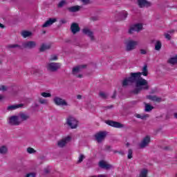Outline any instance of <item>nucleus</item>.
Here are the masks:
<instances>
[{
    "instance_id": "ea45409f",
    "label": "nucleus",
    "mask_w": 177,
    "mask_h": 177,
    "mask_svg": "<svg viewBox=\"0 0 177 177\" xmlns=\"http://www.w3.org/2000/svg\"><path fill=\"white\" fill-rule=\"evenodd\" d=\"M49 60H50V62H54L55 60H57V55H51Z\"/></svg>"
},
{
    "instance_id": "864d4df0",
    "label": "nucleus",
    "mask_w": 177,
    "mask_h": 177,
    "mask_svg": "<svg viewBox=\"0 0 177 177\" xmlns=\"http://www.w3.org/2000/svg\"><path fill=\"white\" fill-rule=\"evenodd\" d=\"M5 26L0 23V28H4Z\"/></svg>"
},
{
    "instance_id": "473e14b6",
    "label": "nucleus",
    "mask_w": 177,
    "mask_h": 177,
    "mask_svg": "<svg viewBox=\"0 0 177 177\" xmlns=\"http://www.w3.org/2000/svg\"><path fill=\"white\" fill-rule=\"evenodd\" d=\"M41 95L43 96V97H50L52 94H50V93L43 92L41 93Z\"/></svg>"
},
{
    "instance_id": "13d9d810",
    "label": "nucleus",
    "mask_w": 177,
    "mask_h": 177,
    "mask_svg": "<svg viewBox=\"0 0 177 177\" xmlns=\"http://www.w3.org/2000/svg\"><path fill=\"white\" fill-rule=\"evenodd\" d=\"M174 118H176V120H177V113H175L174 114Z\"/></svg>"
},
{
    "instance_id": "8fccbe9b",
    "label": "nucleus",
    "mask_w": 177,
    "mask_h": 177,
    "mask_svg": "<svg viewBox=\"0 0 177 177\" xmlns=\"http://www.w3.org/2000/svg\"><path fill=\"white\" fill-rule=\"evenodd\" d=\"M77 99H79V100H81V99H82V95H77Z\"/></svg>"
},
{
    "instance_id": "bb28decb",
    "label": "nucleus",
    "mask_w": 177,
    "mask_h": 177,
    "mask_svg": "<svg viewBox=\"0 0 177 177\" xmlns=\"http://www.w3.org/2000/svg\"><path fill=\"white\" fill-rule=\"evenodd\" d=\"M168 63H169V64H176L177 55H176L174 57H171V58L169 59Z\"/></svg>"
},
{
    "instance_id": "39448f33",
    "label": "nucleus",
    "mask_w": 177,
    "mask_h": 177,
    "mask_svg": "<svg viewBox=\"0 0 177 177\" xmlns=\"http://www.w3.org/2000/svg\"><path fill=\"white\" fill-rule=\"evenodd\" d=\"M8 123L10 125H14L15 127H17L21 124V122L19 120V116L17 115H12L9 118Z\"/></svg>"
},
{
    "instance_id": "412c9836",
    "label": "nucleus",
    "mask_w": 177,
    "mask_h": 177,
    "mask_svg": "<svg viewBox=\"0 0 177 177\" xmlns=\"http://www.w3.org/2000/svg\"><path fill=\"white\" fill-rule=\"evenodd\" d=\"M133 74H140L141 75H144V77H147V75L149 74V71H147V65H145L142 68V72H138V73H133Z\"/></svg>"
},
{
    "instance_id": "cd10ccee",
    "label": "nucleus",
    "mask_w": 177,
    "mask_h": 177,
    "mask_svg": "<svg viewBox=\"0 0 177 177\" xmlns=\"http://www.w3.org/2000/svg\"><path fill=\"white\" fill-rule=\"evenodd\" d=\"M8 153V148L6 146H2L0 147V153L6 154Z\"/></svg>"
},
{
    "instance_id": "37998d69",
    "label": "nucleus",
    "mask_w": 177,
    "mask_h": 177,
    "mask_svg": "<svg viewBox=\"0 0 177 177\" xmlns=\"http://www.w3.org/2000/svg\"><path fill=\"white\" fill-rule=\"evenodd\" d=\"M165 37L169 41L171 40V35L169 34H168V33L165 34Z\"/></svg>"
},
{
    "instance_id": "680f3d73",
    "label": "nucleus",
    "mask_w": 177,
    "mask_h": 177,
    "mask_svg": "<svg viewBox=\"0 0 177 177\" xmlns=\"http://www.w3.org/2000/svg\"><path fill=\"white\" fill-rule=\"evenodd\" d=\"M111 108H113V106L111 105V106H106V109H111Z\"/></svg>"
},
{
    "instance_id": "4468645a",
    "label": "nucleus",
    "mask_w": 177,
    "mask_h": 177,
    "mask_svg": "<svg viewBox=\"0 0 177 177\" xmlns=\"http://www.w3.org/2000/svg\"><path fill=\"white\" fill-rule=\"evenodd\" d=\"M81 28H80V25H78V24L77 23H73L71 25V32H73V34H77V32H80Z\"/></svg>"
},
{
    "instance_id": "6e6d98bb",
    "label": "nucleus",
    "mask_w": 177,
    "mask_h": 177,
    "mask_svg": "<svg viewBox=\"0 0 177 177\" xmlns=\"http://www.w3.org/2000/svg\"><path fill=\"white\" fill-rule=\"evenodd\" d=\"M118 153L119 154H121V156H124V152H122V151H118Z\"/></svg>"
},
{
    "instance_id": "79ce46f5",
    "label": "nucleus",
    "mask_w": 177,
    "mask_h": 177,
    "mask_svg": "<svg viewBox=\"0 0 177 177\" xmlns=\"http://www.w3.org/2000/svg\"><path fill=\"white\" fill-rule=\"evenodd\" d=\"M140 52L141 55H146L147 53V51L145 49L140 50Z\"/></svg>"
},
{
    "instance_id": "6e6552de",
    "label": "nucleus",
    "mask_w": 177,
    "mask_h": 177,
    "mask_svg": "<svg viewBox=\"0 0 177 177\" xmlns=\"http://www.w3.org/2000/svg\"><path fill=\"white\" fill-rule=\"evenodd\" d=\"M106 132L104 131H100L99 133H97L95 135V140H97V143H102L103 140H104V138H106Z\"/></svg>"
},
{
    "instance_id": "393cba45",
    "label": "nucleus",
    "mask_w": 177,
    "mask_h": 177,
    "mask_svg": "<svg viewBox=\"0 0 177 177\" xmlns=\"http://www.w3.org/2000/svg\"><path fill=\"white\" fill-rule=\"evenodd\" d=\"M21 35L24 38H27L28 37H31V35H32V32L27 30H23L21 32Z\"/></svg>"
},
{
    "instance_id": "bf43d9fd",
    "label": "nucleus",
    "mask_w": 177,
    "mask_h": 177,
    "mask_svg": "<svg viewBox=\"0 0 177 177\" xmlns=\"http://www.w3.org/2000/svg\"><path fill=\"white\" fill-rule=\"evenodd\" d=\"M169 32L170 34H172V32H175V30H171L169 31Z\"/></svg>"
},
{
    "instance_id": "b1692460",
    "label": "nucleus",
    "mask_w": 177,
    "mask_h": 177,
    "mask_svg": "<svg viewBox=\"0 0 177 177\" xmlns=\"http://www.w3.org/2000/svg\"><path fill=\"white\" fill-rule=\"evenodd\" d=\"M48 49H50V45L43 44L39 48V52H45V50H48Z\"/></svg>"
},
{
    "instance_id": "c03bdc74",
    "label": "nucleus",
    "mask_w": 177,
    "mask_h": 177,
    "mask_svg": "<svg viewBox=\"0 0 177 177\" xmlns=\"http://www.w3.org/2000/svg\"><path fill=\"white\" fill-rule=\"evenodd\" d=\"M82 1L83 2V3H84V5H88L91 3L89 0H82Z\"/></svg>"
},
{
    "instance_id": "a211bd4d",
    "label": "nucleus",
    "mask_w": 177,
    "mask_h": 177,
    "mask_svg": "<svg viewBox=\"0 0 177 177\" xmlns=\"http://www.w3.org/2000/svg\"><path fill=\"white\" fill-rule=\"evenodd\" d=\"M20 107H23L22 104L10 105L7 107V110L8 111H12V110H17V109H20Z\"/></svg>"
},
{
    "instance_id": "603ef678",
    "label": "nucleus",
    "mask_w": 177,
    "mask_h": 177,
    "mask_svg": "<svg viewBox=\"0 0 177 177\" xmlns=\"http://www.w3.org/2000/svg\"><path fill=\"white\" fill-rule=\"evenodd\" d=\"M97 177H107L106 175L104 174H99Z\"/></svg>"
},
{
    "instance_id": "0eeeda50",
    "label": "nucleus",
    "mask_w": 177,
    "mask_h": 177,
    "mask_svg": "<svg viewBox=\"0 0 177 177\" xmlns=\"http://www.w3.org/2000/svg\"><path fill=\"white\" fill-rule=\"evenodd\" d=\"M53 102L56 106H68L67 102L65 100L60 98L59 97H55L53 99Z\"/></svg>"
},
{
    "instance_id": "f8f14e48",
    "label": "nucleus",
    "mask_w": 177,
    "mask_h": 177,
    "mask_svg": "<svg viewBox=\"0 0 177 177\" xmlns=\"http://www.w3.org/2000/svg\"><path fill=\"white\" fill-rule=\"evenodd\" d=\"M150 140H151L150 136H145L143 138L141 143L139 145L140 149H145V147H146L149 145V143H150Z\"/></svg>"
},
{
    "instance_id": "4be33fe9",
    "label": "nucleus",
    "mask_w": 177,
    "mask_h": 177,
    "mask_svg": "<svg viewBox=\"0 0 177 177\" xmlns=\"http://www.w3.org/2000/svg\"><path fill=\"white\" fill-rule=\"evenodd\" d=\"M147 97L152 102H156L157 103H160V102H161V97L156 95H148Z\"/></svg>"
},
{
    "instance_id": "e433bc0d",
    "label": "nucleus",
    "mask_w": 177,
    "mask_h": 177,
    "mask_svg": "<svg viewBox=\"0 0 177 177\" xmlns=\"http://www.w3.org/2000/svg\"><path fill=\"white\" fill-rule=\"evenodd\" d=\"M39 102L40 104H48V100L43 98L39 99Z\"/></svg>"
},
{
    "instance_id": "f3484780",
    "label": "nucleus",
    "mask_w": 177,
    "mask_h": 177,
    "mask_svg": "<svg viewBox=\"0 0 177 177\" xmlns=\"http://www.w3.org/2000/svg\"><path fill=\"white\" fill-rule=\"evenodd\" d=\"M85 67H86V65H80L73 68L72 69V74H73V75H77V73H80L81 68H85Z\"/></svg>"
},
{
    "instance_id": "4c0bfd02",
    "label": "nucleus",
    "mask_w": 177,
    "mask_h": 177,
    "mask_svg": "<svg viewBox=\"0 0 177 177\" xmlns=\"http://www.w3.org/2000/svg\"><path fill=\"white\" fill-rule=\"evenodd\" d=\"M133 153V151H132L131 149H129V151H128V155H127V157H128L129 160H131V158H132V157H133V156H132Z\"/></svg>"
},
{
    "instance_id": "9d476101",
    "label": "nucleus",
    "mask_w": 177,
    "mask_h": 177,
    "mask_svg": "<svg viewBox=\"0 0 177 177\" xmlns=\"http://www.w3.org/2000/svg\"><path fill=\"white\" fill-rule=\"evenodd\" d=\"M71 140V136H67L64 138L62 140H60L57 142V146L58 147H64L68 142Z\"/></svg>"
},
{
    "instance_id": "0e129e2a",
    "label": "nucleus",
    "mask_w": 177,
    "mask_h": 177,
    "mask_svg": "<svg viewBox=\"0 0 177 177\" xmlns=\"http://www.w3.org/2000/svg\"><path fill=\"white\" fill-rule=\"evenodd\" d=\"M126 145H127V146H129V142H127Z\"/></svg>"
},
{
    "instance_id": "de8ad7c7",
    "label": "nucleus",
    "mask_w": 177,
    "mask_h": 177,
    "mask_svg": "<svg viewBox=\"0 0 177 177\" xmlns=\"http://www.w3.org/2000/svg\"><path fill=\"white\" fill-rule=\"evenodd\" d=\"M60 23L62 24H66V23H67V20H66V19H61L60 20Z\"/></svg>"
},
{
    "instance_id": "7c9ffc66",
    "label": "nucleus",
    "mask_w": 177,
    "mask_h": 177,
    "mask_svg": "<svg viewBox=\"0 0 177 177\" xmlns=\"http://www.w3.org/2000/svg\"><path fill=\"white\" fill-rule=\"evenodd\" d=\"M27 152H28L29 154H34L35 153H37V151H35V149H34V148L28 147V148H27Z\"/></svg>"
},
{
    "instance_id": "e2e57ef3",
    "label": "nucleus",
    "mask_w": 177,
    "mask_h": 177,
    "mask_svg": "<svg viewBox=\"0 0 177 177\" xmlns=\"http://www.w3.org/2000/svg\"><path fill=\"white\" fill-rule=\"evenodd\" d=\"M113 151L114 154H116V153H118V151H115V150H113Z\"/></svg>"
},
{
    "instance_id": "9b49d317",
    "label": "nucleus",
    "mask_w": 177,
    "mask_h": 177,
    "mask_svg": "<svg viewBox=\"0 0 177 177\" xmlns=\"http://www.w3.org/2000/svg\"><path fill=\"white\" fill-rule=\"evenodd\" d=\"M106 124L110 127H113V128H124V124L113 120H106Z\"/></svg>"
},
{
    "instance_id": "69168bd1",
    "label": "nucleus",
    "mask_w": 177,
    "mask_h": 177,
    "mask_svg": "<svg viewBox=\"0 0 177 177\" xmlns=\"http://www.w3.org/2000/svg\"><path fill=\"white\" fill-rule=\"evenodd\" d=\"M45 32H46L44 31V34H45Z\"/></svg>"
},
{
    "instance_id": "7ed1b4c3",
    "label": "nucleus",
    "mask_w": 177,
    "mask_h": 177,
    "mask_svg": "<svg viewBox=\"0 0 177 177\" xmlns=\"http://www.w3.org/2000/svg\"><path fill=\"white\" fill-rule=\"evenodd\" d=\"M66 124L71 128V129H75L78 127V121L72 116H69L66 119Z\"/></svg>"
},
{
    "instance_id": "49530a36",
    "label": "nucleus",
    "mask_w": 177,
    "mask_h": 177,
    "mask_svg": "<svg viewBox=\"0 0 177 177\" xmlns=\"http://www.w3.org/2000/svg\"><path fill=\"white\" fill-rule=\"evenodd\" d=\"M122 15H123V17H124V19H126L127 17H128V12L124 11V12H122Z\"/></svg>"
},
{
    "instance_id": "2f4dec72",
    "label": "nucleus",
    "mask_w": 177,
    "mask_h": 177,
    "mask_svg": "<svg viewBox=\"0 0 177 177\" xmlns=\"http://www.w3.org/2000/svg\"><path fill=\"white\" fill-rule=\"evenodd\" d=\"M66 0H62L58 4L57 8H63L66 5Z\"/></svg>"
},
{
    "instance_id": "a18cd8bd",
    "label": "nucleus",
    "mask_w": 177,
    "mask_h": 177,
    "mask_svg": "<svg viewBox=\"0 0 177 177\" xmlns=\"http://www.w3.org/2000/svg\"><path fill=\"white\" fill-rule=\"evenodd\" d=\"M26 177H35V174L34 173H30L28 174Z\"/></svg>"
},
{
    "instance_id": "72a5a7b5",
    "label": "nucleus",
    "mask_w": 177,
    "mask_h": 177,
    "mask_svg": "<svg viewBox=\"0 0 177 177\" xmlns=\"http://www.w3.org/2000/svg\"><path fill=\"white\" fill-rule=\"evenodd\" d=\"M8 48L10 49H13L15 48H19V49H22L21 46H19L18 44H10L8 45Z\"/></svg>"
},
{
    "instance_id": "a878e982",
    "label": "nucleus",
    "mask_w": 177,
    "mask_h": 177,
    "mask_svg": "<svg viewBox=\"0 0 177 177\" xmlns=\"http://www.w3.org/2000/svg\"><path fill=\"white\" fill-rule=\"evenodd\" d=\"M162 46V44H161V41H157L155 44V50H160Z\"/></svg>"
},
{
    "instance_id": "052dcab7",
    "label": "nucleus",
    "mask_w": 177,
    "mask_h": 177,
    "mask_svg": "<svg viewBox=\"0 0 177 177\" xmlns=\"http://www.w3.org/2000/svg\"><path fill=\"white\" fill-rule=\"evenodd\" d=\"M2 89H3V91H6V87L4 86H2Z\"/></svg>"
},
{
    "instance_id": "c756f323",
    "label": "nucleus",
    "mask_w": 177,
    "mask_h": 177,
    "mask_svg": "<svg viewBox=\"0 0 177 177\" xmlns=\"http://www.w3.org/2000/svg\"><path fill=\"white\" fill-rule=\"evenodd\" d=\"M147 169H143L140 174V177H147Z\"/></svg>"
},
{
    "instance_id": "09e8293b",
    "label": "nucleus",
    "mask_w": 177,
    "mask_h": 177,
    "mask_svg": "<svg viewBox=\"0 0 177 177\" xmlns=\"http://www.w3.org/2000/svg\"><path fill=\"white\" fill-rule=\"evenodd\" d=\"M115 96H117V91L113 92V94L111 96L112 99H115Z\"/></svg>"
},
{
    "instance_id": "58836bf2",
    "label": "nucleus",
    "mask_w": 177,
    "mask_h": 177,
    "mask_svg": "<svg viewBox=\"0 0 177 177\" xmlns=\"http://www.w3.org/2000/svg\"><path fill=\"white\" fill-rule=\"evenodd\" d=\"M136 117L137 118H140L141 120H145V118H146V117H147V115H141L140 114H137Z\"/></svg>"
},
{
    "instance_id": "1a4fd4ad",
    "label": "nucleus",
    "mask_w": 177,
    "mask_h": 177,
    "mask_svg": "<svg viewBox=\"0 0 177 177\" xmlns=\"http://www.w3.org/2000/svg\"><path fill=\"white\" fill-rule=\"evenodd\" d=\"M142 28H143V25H142V24H135L129 28V34H132L134 31H137V32H139V31H140Z\"/></svg>"
},
{
    "instance_id": "5fc2aeb1",
    "label": "nucleus",
    "mask_w": 177,
    "mask_h": 177,
    "mask_svg": "<svg viewBox=\"0 0 177 177\" xmlns=\"http://www.w3.org/2000/svg\"><path fill=\"white\" fill-rule=\"evenodd\" d=\"M77 78H82V75L81 74L76 75Z\"/></svg>"
},
{
    "instance_id": "dca6fc26",
    "label": "nucleus",
    "mask_w": 177,
    "mask_h": 177,
    "mask_svg": "<svg viewBox=\"0 0 177 177\" xmlns=\"http://www.w3.org/2000/svg\"><path fill=\"white\" fill-rule=\"evenodd\" d=\"M99 166L100 168L104 169H110V168H111V165L106 164L104 160H100L99 162Z\"/></svg>"
},
{
    "instance_id": "4d7b16f0",
    "label": "nucleus",
    "mask_w": 177,
    "mask_h": 177,
    "mask_svg": "<svg viewBox=\"0 0 177 177\" xmlns=\"http://www.w3.org/2000/svg\"><path fill=\"white\" fill-rule=\"evenodd\" d=\"M3 99V95H0V102H2Z\"/></svg>"
},
{
    "instance_id": "ddd939ff",
    "label": "nucleus",
    "mask_w": 177,
    "mask_h": 177,
    "mask_svg": "<svg viewBox=\"0 0 177 177\" xmlns=\"http://www.w3.org/2000/svg\"><path fill=\"white\" fill-rule=\"evenodd\" d=\"M56 21H57V19L56 18H49L42 26L41 27L43 28H45L46 27H50V26H52V24H53L54 23H56Z\"/></svg>"
},
{
    "instance_id": "2eb2a0df",
    "label": "nucleus",
    "mask_w": 177,
    "mask_h": 177,
    "mask_svg": "<svg viewBox=\"0 0 177 177\" xmlns=\"http://www.w3.org/2000/svg\"><path fill=\"white\" fill-rule=\"evenodd\" d=\"M83 34H85V35H88L89 38H91V41H93L95 38L93 37V32L91 31V30L88 29L87 28H85L82 30Z\"/></svg>"
},
{
    "instance_id": "20e7f679",
    "label": "nucleus",
    "mask_w": 177,
    "mask_h": 177,
    "mask_svg": "<svg viewBox=\"0 0 177 177\" xmlns=\"http://www.w3.org/2000/svg\"><path fill=\"white\" fill-rule=\"evenodd\" d=\"M137 45H138V41H133V40H129L126 43V50H127V52L133 50V49H135V48H136Z\"/></svg>"
},
{
    "instance_id": "6ab92c4d",
    "label": "nucleus",
    "mask_w": 177,
    "mask_h": 177,
    "mask_svg": "<svg viewBox=\"0 0 177 177\" xmlns=\"http://www.w3.org/2000/svg\"><path fill=\"white\" fill-rule=\"evenodd\" d=\"M80 9H81V6H73L68 8V10L72 13L80 12Z\"/></svg>"
},
{
    "instance_id": "aec40b11",
    "label": "nucleus",
    "mask_w": 177,
    "mask_h": 177,
    "mask_svg": "<svg viewBox=\"0 0 177 177\" xmlns=\"http://www.w3.org/2000/svg\"><path fill=\"white\" fill-rule=\"evenodd\" d=\"M138 6L140 8H145V6L149 7L150 6V3L146 0H138Z\"/></svg>"
},
{
    "instance_id": "423d86ee",
    "label": "nucleus",
    "mask_w": 177,
    "mask_h": 177,
    "mask_svg": "<svg viewBox=\"0 0 177 177\" xmlns=\"http://www.w3.org/2000/svg\"><path fill=\"white\" fill-rule=\"evenodd\" d=\"M25 49H34L37 46V43L34 41H25L22 44Z\"/></svg>"
},
{
    "instance_id": "a19ab883",
    "label": "nucleus",
    "mask_w": 177,
    "mask_h": 177,
    "mask_svg": "<svg viewBox=\"0 0 177 177\" xmlns=\"http://www.w3.org/2000/svg\"><path fill=\"white\" fill-rule=\"evenodd\" d=\"M105 151H113V149H111V147L110 145H106L105 147Z\"/></svg>"
},
{
    "instance_id": "f03ea898",
    "label": "nucleus",
    "mask_w": 177,
    "mask_h": 177,
    "mask_svg": "<svg viewBox=\"0 0 177 177\" xmlns=\"http://www.w3.org/2000/svg\"><path fill=\"white\" fill-rule=\"evenodd\" d=\"M62 67L61 63L51 62L48 64L47 70L48 71H51L52 73H55V71H57Z\"/></svg>"
},
{
    "instance_id": "c85d7f7f",
    "label": "nucleus",
    "mask_w": 177,
    "mask_h": 177,
    "mask_svg": "<svg viewBox=\"0 0 177 177\" xmlns=\"http://www.w3.org/2000/svg\"><path fill=\"white\" fill-rule=\"evenodd\" d=\"M153 109H154V107H153L151 105L149 104H145V111H151Z\"/></svg>"
},
{
    "instance_id": "f704fd0d",
    "label": "nucleus",
    "mask_w": 177,
    "mask_h": 177,
    "mask_svg": "<svg viewBox=\"0 0 177 177\" xmlns=\"http://www.w3.org/2000/svg\"><path fill=\"white\" fill-rule=\"evenodd\" d=\"M99 96L101 97L102 99H107L108 95L105 93L101 91L99 93Z\"/></svg>"
},
{
    "instance_id": "f257e3e1",
    "label": "nucleus",
    "mask_w": 177,
    "mask_h": 177,
    "mask_svg": "<svg viewBox=\"0 0 177 177\" xmlns=\"http://www.w3.org/2000/svg\"><path fill=\"white\" fill-rule=\"evenodd\" d=\"M133 82H136V88L130 91V93L138 95V93H140L142 91H149L150 88L147 80L140 77V73H131L130 77L124 79L122 82V86H128L129 84H133Z\"/></svg>"
},
{
    "instance_id": "3c124183",
    "label": "nucleus",
    "mask_w": 177,
    "mask_h": 177,
    "mask_svg": "<svg viewBox=\"0 0 177 177\" xmlns=\"http://www.w3.org/2000/svg\"><path fill=\"white\" fill-rule=\"evenodd\" d=\"M44 173L45 174H49V169H44Z\"/></svg>"
},
{
    "instance_id": "c9c22d12",
    "label": "nucleus",
    "mask_w": 177,
    "mask_h": 177,
    "mask_svg": "<svg viewBox=\"0 0 177 177\" xmlns=\"http://www.w3.org/2000/svg\"><path fill=\"white\" fill-rule=\"evenodd\" d=\"M85 158V156L84 154H80L79 156V160L77 161L78 164H80V162H82Z\"/></svg>"
},
{
    "instance_id": "5701e85b",
    "label": "nucleus",
    "mask_w": 177,
    "mask_h": 177,
    "mask_svg": "<svg viewBox=\"0 0 177 177\" xmlns=\"http://www.w3.org/2000/svg\"><path fill=\"white\" fill-rule=\"evenodd\" d=\"M19 118L21 121H27V120L30 119V115L24 113H19Z\"/></svg>"
}]
</instances>
